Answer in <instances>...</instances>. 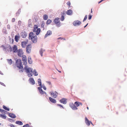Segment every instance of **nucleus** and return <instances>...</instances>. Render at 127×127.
I'll return each instance as SVG.
<instances>
[{
    "label": "nucleus",
    "instance_id": "nucleus-46",
    "mask_svg": "<svg viewBox=\"0 0 127 127\" xmlns=\"http://www.w3.org/2000/svg\"><path fill=\"white\" fill-rule=\"evenodd\" d=\"M42 86L41 87V86L40 87H38V90H39V91H40V90H42V89H41V88H42Z\"/></svg>",
    "mask_w": 127,
    "mask_h": 127
},
{
    "label": "nucleus",
    "instance_id": "nucleus-48",
    "mask_svg": "<svg viewBox=\"0 0 127 127\" xmlns=\"http://www.w3.org/2000/svg\"><path fill=\"white\" fill-rule=\"evenodd\" d=\"M7 28L9 29H10V26L9 25H8L7 26Z\"/></svg>",
    "mask_w": 127,
    "mask_h": 127
},
{
    "label": "nucleus",
    "instance_id": "nucleus-5",
    "mask_svg": "<svg viewBox=\"0 0 127 127\" xmlns=\"http://www.w3.org/2000/svg\"><path fill=\"white\" fill-rule=\"evenodd\" d=\"M32 45L31 44L28 45L26 48V51L27 53L28 54L30 53L31 51Z\"/></svg>",
    "mask_w": 127,
    "mask_h": 127
},
{
    "label": "nucleus",
    "instance_id": "nucleus-52",
    "mask_svg": "<svg viewBox=\"0 0 127 127\" xmlns=\"http://www.w3.org/2000/svg\"><path fill=\"white\" fill-rule=\"evenodd\" d=\"M0 74H1V75H3V73H2V72L0 71Z\"/></svg>",
    "mask_w": 127,
    "mask_h": 127
},
{
    "label": "nucleus",
    "instance_id": "nucleus-51",
    "mask_svg": "<svg viewBox=\"0 0 127 127\" xmlns=\"http://www.w3.org/2000/svg\"><path fill=\"white\" fill-rule=\"evenodd\" d=\"M0 111L1 112H3L4 110H2L0 109Z\"/></svg>",
    "mask_w": 127,
    "mask_h": 127
},
{
    "label": "nucleus",
    "instance_id": "nucleus-50",
    "mask_svg": "<svg viewBox=\"0 0 127 127\" xmlns=\"http://www.w3.org/2000/svg\"><path fill=\"white\" fill-rule=\"evenodd\" d=\"M10 126L11 127H15L14 126L13 124H11Z\"/></svg>",
    "mask_w": 127,
    "mask_h": 127
},
{
    "label": "nucleus",
    "instance_id": "nucleus-17",
    "mask_svg": "<svg viewBox=\"0 0 127 127\" xmlns=\"http://www.w3.org/2000/svg\"><path fill=\"white\" fill-rule=\"evenodd\" d=\"M52 34V31L50 30L48 31L46 34L45 35L44 37L45 38L47 36H50Z\"/></svg>",
    "mask_w": 127,
    "mask_h": 127
},
{
    "label": "nucleus",
    "instance_id": "nucleus-35",
    "mask_svg": "<svg viewBox=\"0 0 127 127\" xmlns=\"http://www.w3.org/2000/svg\"><path fill=\"white\" fill-rule=\"evenodd\" d=\"M34 75L35 76H37L38 75V73L37 71L35 70H34Z\"/></svg>",
    "mask_w": 127,
    "mask_h": 127
},
{
    "label": "nucleus",
    "instance_id": "nucleus-10",
    "mask_svg": "<svg viewBox=\"0 0 127 127\" xmlns=\"http://www.w3.org/2000/svg\"><path fill=\"white\" fill-rule=\"evenodd\" d=\"M51 95H53V97L55 98L57 97V96L58 93L56 92H52L50 93Z\"/></svg>",
    "mask_w": 127,
    "mask_h": 127
},
{
    "label": "nucleus",
    "instance_id": "nucleus-56",
    "mask_svg": "<svg viewBox=\"0 0 127 127\" xmlns=\"http://www.w3.org/2000/svg\"><path fill=\"white\" fill-rule=\"evenodd\" d=\"M92 8L91 9V13H92Z\"/></svg>",
    "mask_w": 127,
    "mask_h": 127
},
{
    "label": "nucleus",
    "instance_id": "nucleus-2",
    "mask_svg": "<svg viewBox=\"0 0 127 127\" xmlns=\"http://www.w3.org/2000/svg\"><path fill=\"white\" fill-rule=\"evenodd\" d=\"M29 39H31L33 43H35L37 41V36L36 35L32 32H31L29 33Z\"/></svg>",
    "mask_w": 127,
    "mask_h": 127
},
{
    "label": "nucleus",
    "instance_id": "nucleus-20",
    "mask_svg": "<svg viewBox=\"0 0 127 127\" xmlns=\"http://www.w3.org/2000/svg\"><path fill=\"white\" fill-rule=\"evenodd\" d=\"M72 11L71 10H68L66 12V14L67 15H72Z\"/></svg>",
    "mask_w": 127,
    "mask_h": 127
},
{
    "label": "nucleus",
    "instance_id": "nucleus-49",
    "mask_svg": "<svg viewBox=\"0 0 127 127\" xmlns=\"http://www.w3.org/2000/svg\"><path fill=\"white\" fill-rule=\"evenodd\" d=\"M43 88L44 90H46V88L45 86H43Z\"/></svg>",
    "mask_w": 127,
    "mask_h": 127
},
{
    "label": "nucleus",
    "instance_id": "nucleus-18",
    "mask_svg": "<svg viewBox=\"0 0 127 127\" xmlns=\"http://www.w3.org/2000/svg\"><path fill=\"white\" fill-rule=\"evenodd\" d=\"M30 82L32 85H34L35 84V81L32 78H30L29 79Z\"/></svg>",
    "mask_w": 127,
    "mask_h": 127
},
{
    "label": "nucleus",
    "instance_id": "nucleus-53",
    "mask_svg": "<svg viewBox=\"0 0 127 127\" xmlns=\"http://www.w3.org/2000/svg\"><path fill=\"white\" fill-rule=\"evenodd\" d=\"M63 39V38L60 37H59V38H58V39Z\"/></svg>",
    "mask_w": 127,
    "mask_h": 127
},
{
    "label": "nucleus",
    "instance_id": "nucleus-1",
    "mask_svg": "<svg viewBox=\"0 0 127 127\" xmlns=\"http://www.w3.org/2000/svg\"><path fill=\"white\" fill-rule=\"evenodd\" d=\"M15 63L16 66L19 69V72H22L24 69L21 60L20 59H17Z\"/></svg>",
    "mask_w": 127,
    "mask_h": 127
},
{
    "label": "nucleus",
    "instance_id": "nucleus-28",
    "mask_svg": "<svg viewBox=\"0 0 127 127\" xmlns=\"http://www.w3.org/2000/svg\"><path fill=\"white\" fill-rule=\"evenodd\" d=\"M38 82L39 84V86L41 87L42 83L41 80L40 79H38Z\"/></svg>",
    "mask_w": 127,
    "mask_h": 127
},
{
    "label": "nucleus",
    "instance_id": "nucleus-26",
    "mask_svg": "<svg viewBox=\"0 0 127 127\" xmlns=\"http://www.w3.org/2000/svg\"><path fill=\"white\" fill-rule=\"evenodd\" d=\"M7 60L8 64L10 65H11L12 64V62L11 59H7Z\"/></svg>",
    "mask_w": 127,
    "mask_h": 127
},
{
    "label": "nucleus",
    "instance_id": "nucleus-60",
    "mask_svg": "<svg viewBox=\"0 0 127 127\" xmlns=\"http://www.w3.org/2000/svg\"><path fill=\"white\" fill-rule=\"evenodd\" d=\"M1 124L0 123V126L1 125Z\"/></svg>",
    "mask_w": 127,
    "mask_h": 127
},
{
    "label": "nucleus",
    "instance_id": "nucleus-41",
    "mask_svg": "<svg viewBox=\"0 0 127 127\" xmlns=\"http://www.w3.org/2000/svg\"><path fill=\"white\" fill-rule=\"evenodd\" d=\"M1 47L4 50H6V47H5L3 45H2Z\"/></svg>",
    "mask_w": 127,
    "mask_h": 127
},
{
    "label": "nucleus",
    "instance_id": "nucleus-38",
    "mask_svg": "<svg viewBox=\"0 0 127 127\" xmlns=\"http://www.w3.org/2000/svg\"><path fill=\"white\" fill-rule=\"evenodd\" d=\"M87 15H86L85 17H84V20H83V22H84L87 19Z\"/></svg>",
    "mask_w": 127,
    "mask_h": 127
},
{
    "label": "nucleus",
    "instance_id": "nucleus-58",
    "mask_svg": "<svg viewBox=\"0 0 127 127\" xmlns=\"http://www.w3.org/2000/svg\"><path fill=\"white\" fill-rule=\"evenodd\" d=\"M63 39L64 40H65V39L64 38H63V39Z\"/></svg>",
    "mask_w": 127,
    "mask_h": 127
},
{
    "label": "nucleus",
    "instance_id": "nucleus-15",
    "mask_svg": "<svg viewBox=\"0 0 127 127\" xmlns=\"http://www.w3.org/2000/svg\"><path fill=\"white\" fill-rule=\"evenodd\" d=\"M5 50L7 51L8 52H11L12 51V48L11 46L10 45L8 46L7 47H6V49Z\"/></svg>",
    "mask_w": 127,
    "mask_h": 127
},
{
    "label": "nucleus",
    "instance_id": "nucleus-54",
    "mask_svg": "<svg viewBox=\"0 0 127 127\" xmlns=\"http://www.w3.org/2000/svg\"><path fill=\"white\" fill-rule=\"evenodd\" d=\"M48 83L49 84H51V82H48Z\"/></svg>",
    "mask_w": 127,
    "mask_h": 127
},
{
    "label": "nucleus",
    "instance_id": "nucleus-37",
    "mask_svg": "<svg viewBox=\"0 0 127 127\" xmlns=\"http://www.w3.org/2000/svg\"><path fill=\"white\" fill-rule=\"evenodd\" d=\"M65 11H63V12L61 13V15L62 16H64L65 14Z\"/></svg>",
    "mask_w": 127,
    "mask_h": 127
},
{
    "label": "nucleus",
    "instance_id": "nucleus-25",
    "mask_svg": "<svg viewBox=\"0 0 127 127\" xmlns=\"http://www.w3.org/2000/svg\"><path fill=\"white\" fill-rule=\"evenodd\" d=\"M45 50L44 49H41L39 51V53L41 55V56L42 57L43 56V52L45 51Z\"/></svg>",
    "mask_w": 127,
    "mask_h": 127
},
{
    "label": "nucleus",
    "instance_id": "nucleus-47",
    "mask_svg": "<svg viewBox=\"0 0 127 127\" xmlns=\"http://www.w3.org/2000/svg\"><path fill=\"white\" fill-rule=\"evenodd\" d=\"M0 84L4 86H5V85L2 82H0Z\"/></svg>",
    "mask_w": 127,
    "mask_h": 127
},
{
    "label": "nucleus",
    "instance_id": "nucleus-33",
    "mask_svg": "<svg viewBox=\"0 0 127 127\" xmlns=\"http://www.w3.org/2000/svg\"><path fill=\"white\" fill-rule=\"evenodd\" d=\"M3 109H5L6 110H7L8 111H9V108L6 107L4 105H3Z\"/></svg>",
    "mask_w": 127,
    "mask_h": 127
},
{
    "label": "nucleus",
    "instance_id": "nucleus-13",
    "mask_svg": "<svg viewBox=\"0 0 127 127\" xmlns=\"http://www.w3.org/2000/svg\"><path fill=\"white\" fill-rule=\"evenodd\" d=\"M12 48V51L13 53H16L17 52L18 50L17 46L16 45H14Z\"/></svg>",
    "mask_w": 127,
    "mask_h": 127
},
{
    "label": "nucleus",
    "instance_id": "nucleus-22",
    "mask_svg": "<svg viewBox=\"0 0 127 127\" xmlns=\"http://www.w3.org/2000/svg\"><path fill=\"white\" fill-rule=\"evenodd\" d=\"M49 99L50 101L52 103H55L56 102V100L55 99L51 97H49Z\"/></svg>",
    "mask_w": 127,
    "mask_h": 127
},
{
    "label": "nucleus",
    "instance_id": "nucleus-3",
    "mask_svg": "<svg viewBox=\"0 0 127 127\" xmlns=\"http://www.w3.org/2000/svg\"><path fill=\"white\" fill-rule=\"evenodd\" d=\"M24 69L26 71V72L28 73L29 77H31L32 76L33 72L32 69L30 67H28L27 66H26L24 68Z\"/></svg>",
    "mask_w": 127,
    "mask_h": 127
},
{
    "label": "nucleus",
    "instance_id": "nucleus-4",
    "mask_svg": "<svg viewBox=\"0 0 127 127\" xmlns=\"http://www.w3.org/2000/svg\"><path fill=\"white\" fill-rule=\"evenodd\" d=\"M38 26L37 25H34V26L33 29V31L34 32L36 33L37 35H38L40 32V28H38Z\"/></svg>",
    "mask_w": 127,
    "mask_h": 127
},
{
    "label": "nucleus",
    "instance_id": "nucleus-11",
    "mask_svg": "<svg viewBox=\"0 0 127 127\" xmlns=\"http://www.w3.org/2000/svg\"><path fill=\"white\" fill-rule=\"evenodd\" d=\"M69 106L73 110H77L78 109V108L75 105L72 103H70Z\"/></svg>",
    "mask_w": 127,
    "mask_h": 127
},
{
    "label": "nucleus",
    "instance_id": "nucleus-42",
    "mask_svg": "<svg viewBox=\"0 0 127 127\" xmlns=\"http://www.w3.org/2000/svg\"><path fill=\"white\" fill-rule=\"evenodd\" d=\"M29 125L28 124H27L24 125L23 126V127H29Z\"/></svg>",
    "mask_w": 127,
    "mask_h": 127
},
{
    "label": "nucleus",
    "instance_id": "nucleus-12",
    "mask_svg": "<svg viewBox=\"0 0 127 127\" xmlns=\"http://www.w3.org/2000/svg\"><path fill=\"white\" fill-rule=\"evenodd\" d=\"M28 43V41L26 40L22 42L21 43V45L22 48H25L26 47L27 44Z\"/></svg>",
    "mask_w": 127,
    "mask_h": 127
},
{
    "label": "nucleus",
    "instance_id": "nucleus-16",
    "mask_svg": "<svg viewBox=\"0 0 127 127\" xmlns=\"http://www.w3.org/2000/svg\"><path fill=\"white\" fill-rule=\"evenodd\" d=\"M66 100L67 99L66 98H64L61 99L60 101L61 103L64 104H65L67 103Z\"/></svg>",
    "mask_w": 127,
    "mask_h": 127
},
{
    "label": "nucleus",
    "instance_id": "nucleus-59",
    "mask_svg": "<svg viewBox=\"0 0 127 127\" xmlns=\"http://www.w3.org/2000/svg\"><path fill=\"white\" fill-rule=\"evenodd\" d=\"M44 93L45 94H46V92H44Z\"/></svg>",
    "mask_w": 127,
    "mask_h": 127
},
{
    "label": "nucleus",
    "instance_id": "nucleus-57",
    "mask_svg": "<svg viewBox=\"0 0 127 127\" xmlns=\"http://www.w3.org/2000/svg\"><path fill=\"white\" fill-rule=\"evenodd\" d=\"M87 109L88 110H89V108H88V107H87Z\"/></svg>",
    "mask_w": 127,
    "mask_h": 127
},
{
    "label": "nucleus",
    "instance_id": "nucleus-14",
    "mask_svg": "<svg viewBox=\"0 0 127 127\" xmlns=\"http://www.w3.org/2000/svg\"><path fill=\"white\" fill-rule=\"evenodd\" d=\"M85 122L86 125L89 126L90 125V123L93 125L91 121H90L86 117L85 118Z\"/></svg>",
    "mask_w": 127,
    "mask_h": 127
},
{
    "label": "nucleus",
    "instance_id": "nucleus-9",
    "mask_svg": "<svg viewBox=\"0 0 127 127\" xmlns=\"http://www.w3.org/2000/svg\"><path fill=\"white\" fill-rule=\"evenodd\" d=\"M81 24V22L78 20H76L73 22V24L75 26H79Z\"/></svg>",
    "mask_w": 127,
    "mask_h": 127
},
{
    "label": "nucleus",
    "instance_id": "nucleus-55",
    "mask_svg": "<svg viewBox=\"0 0 127 127\" xmlns=\"http://www.w3.org/2000/svg\"><path fill=\"white\" fill-rule=\"evenodd\" d=\"M88 24V23L85 26H84V28H85L87 26Z\"/></svg>",
    "mask_w": 127,
    "mask_h": 127
},
{
    "label": "nucleus",
    "instance_id": "nucleus-19",
    "mask_svg": "<svg viewBox=\"0 0 127 127\" xmlns=\"http://www.w3.org/2000/svg\"><path fill=\"white\" fill-rule=\"evenodd\" d=\"M21 35L23 38H25L27 36V34L25 32H22L21 33Z\"/></svg>",
    "mask_w": 127,
    "mask_h": 127
},
{
    "label": "nucleus",
    "instance_id": "nucleus-29",
    "mask_svg": "<svg viewBox=\"0 0 127 127\" xmlns=\"http://www.w3.org/2000/svg\"><path fill=\"white\" fill-rule=\"evenodd\" d=\"M48 18V16L46 14H45L43 16V19L44 20H46Z\"/></svg>",
    "mask_w": 127,
    "mask_h": 127
},
{
    "label": "nucleus",
    "instance_id": "nucleus-45",
    "mask_svg": "<svg viewBox=\"0 0 127 127\" xmlns=\"http://www.w3.org/2000/svg\"><path fill=\"white\" fill-rule=\"evenodd\" d=\"M15 18H13L12 19V22H14L15 21Z\"/></svg>",
    "mask_w": 127,
    "mask_h": 127
},
{
    "label": "nucleus",
    "instance_id": "nucleus-32",
    "mask_svg": "<svg viewBox=\"0 0 127 127\" xmlns=\"http://www.w3.org/2000/svg\"><path fill=\"white\" fill-rule=\"evenodd\" d=\"M52 22V21L49 19H48L47 21L46 24L47 25H49Z\"/></svg>",
    "mask_w": 127,
    "mask_h": 127
},
{
    "label": "nucleus",
    "instance_id": "nucleus-24",
    "mask_svg": "<svg viewBox=\"0 0 127 127\" xmlns=\"http://www.w3.org/2000/svg\"><path fill=\"white\" fill-rule=\"evenodd\" d=\"M19 36H18L17 35H16L15 36V41L16 42H18V41L19 39Z\"/></svg>",
    "mask_w": 127,
    "mask_h": 127
},
{
    "label": "nucleus",
    "instance_id": "nucleus-6",
    "mask_svg": "<svg viewBox=\"0 0 127 127\" xmlns=\"http://www.w3.org/2000/svg\"><path fill=\"white\" fill-rule=\"evenodd\" d=\"M22 57V60L23 61V64L25 66H27L26 65L27 64V60L26 57L25 55H23Z\"/></svg>",
    "mask_w": 127,
    "mask_h": 127
},
{
    "label": "nucleus",
    "instance_id": "nucleus-34",
    "mask_svg": "<svg viewBox=\"0 0 127 127\" xmlns=\"http://www.w3.org/2000/svg\"><path fill=\"white\" fill-rule=\"evenodd\" d=\"M45 24L44 22H42V23L41 24V28H43V29L44 28V26Z\"/></svg>",
    "mask_w": 127,
    "mask_h": 127
},
{
    "label": "nucleus",
    "instance_id": "nucleus-8",
    "mask_svg": "<svg viewBox=\"0 0 127 127\" xmlns=\"http://www.w3.org/2000/svg\"><path fill=\"white\" fill-rule=\"evenodd\" d=\"M17 54L18 56L20 57H22L23 54V52L22 49H19L18 50L17 52Z\"/></svg>",
    "mask_w": 127,
    "mask_h": 127
},
{
    "label": "nucleus",
    "instance_id": "nucleus-23",
    "mask_svg": "<svg viewBox=\"0 0 127 127\" xmlns=\"http://www.w3.org/2000/svg\"><path fill=\"white\" fill-rule=\"evenodd\" d=\"M9 116L10 117L13 118H15L16 117V116L15 115L12 113H9Z\"/></svg>",
    "mask_w": 127,
    "mask_h": 127
},
{
    "label": "nucleus",
    "instance_id": "nucleus-31",
    "mask_svg": "<svg viewBox=\"0 0 127 127\" xmlns=\"http://www.w3.org/2000/svg\"><path fill=\"white\" fill-rule=\"evenodd\" d=\"M0 117L4 119H5L6 118V116L4 115L0 114Z\"/></svg>",
    "mask_w": 127,
    "mask_h": 127
},
{
    "label": "nucleus",
    "instance_id": "nucleus-30",
    "mask_svg": "<svg viewBox=\"0 0 127 127\" xmlns=\"http://www.w3.org/2000/svg\"><path fill=\"white\" fill-rule=\"evenodd\" d=\"M32 60L30 57H29L28 58V63L30 64L32 63Z\"/></svg>",
    "mask_w": 127,
    "mask_h": 127
},
{
    "label": "nucleus",
    "instance_id": "nucleus-43",
    "mask_svg": "<svg viewBox=\"0 0 127 127\" xmlns=\"http://www.w3.org/2000/svg\"><path fill=\"white\" fill-rule=\"evenodd\" d=\"M57 106H59L60 107H61L63 108H64L63 107V106L62 105H61L60 104H57Z\"/></svg>",
    "mask_w": 127,
    "mask_h": 127
},
{
    "label": "nucleus",
    "instance_id": "nucleus-7",
    "mask_svg": "<svg viewBox=\"0 0 127 127\" xmlns=\"http://www.w3.org/2000/svg\"><path fill=\"white\" fill-rule=\"evenodd\" d=\"M59 20V18H55L54 21V22L56 24L58 27H59L60 24Z\"/></svg>",
    "mask_w": 127,
    "mask_h": 127
},
{
    "label": "nucleus",
    "instance_id": "nucleus-36",
    "mask_svg": "<svg viewBox=\"0 0 127 127\" xmlns=\"http://www.w3.org/2000/svg\"><path fill=\"white\" fill-rule=\"evenodd\" d=\"M64 19V16H62L61 17V21H63Z\"/></svg>",
    "mask_w": 127,
    "mask_h": 127
},
{
    "label": "nucleus",
    "instance_id": "nucleus-39",
    "mask_svg": "<svg viewBox=\"0 0 127 127\" xmlns=\"http://www.w3.org/2000/svg\"><path fill=\"white\" fill-rule=\"evenodd\" d=\"M39 92L41 94H44V92L42 90H40V91H39Z\"/></svg>",
    "mask_w": 127,
    "mask_h": 127
},
{
    "label": "nucleus",
    "instance_id": "nucleus-44",
    "mask_svg": "<svg viewBox=\"0 0 127 127\" xmlns=\"http://www.w3.org/2000/svg\"><path fill=\"white\" fill-rule=\"evenodd\" d=\"M92 16V15H90L88 17V19L89 20L91 19Z\"/></svg>",
    "mask_w": 127,
    "mask_h": 127
},
{
    "label": "nucleus",
    "instance_id": "nucleus-21",
    "mask_svg": "<svg viewBox=\"0 0 127 127\" xmlns=\"http://www.w3.org/2000/svg\"><path fill=\"white\" fill-rule=\"evenodd\" d=\"M74 104L76 106L78 107L80 105H82V103L80 102H79L76 101L74 103Z\"/></svg>",
    "mask_w": 127,
    "mask_h": 127
},
{
    "label": "nucleus",
    "instance_id": "nucleus-40",
    "mask_svg": "<svg viewBox=\"0 0 127 127\" xmlns=\"http://www.w3.org/2000/svg\"><path fill=\"white\" fill-rule=\"evenodd\" d=\"M67 4L68 6H69V7H70V5L71 3H70V2L69 1H68L67 2Z\"/></svg>",
    "mask_w": 127,
    "mask_h": 127
},
{
    "label": "nucleus",
    "instance_id": "nucleus-27",
    "mask_svg": "<svg viewBox=\"0 0 127 127\" xmlns=\"http://www.w3.org/2000/svg\"><path fill=\"white\" fill-rule=\"evenodd\" d=\"M16 123L20 125H22L23 123L22 122L20 121H17L16 122Z\"/></svg>",
    "mask_w": 127,
    "mask_h": 127
}]
</instances>
